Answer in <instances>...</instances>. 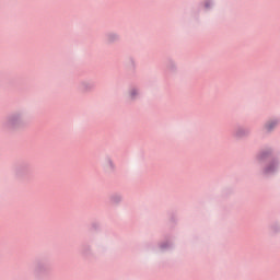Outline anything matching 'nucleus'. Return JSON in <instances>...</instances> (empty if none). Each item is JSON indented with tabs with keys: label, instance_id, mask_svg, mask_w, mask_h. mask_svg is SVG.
<instances>
[{
	"label": "nucleus",
	"instance_id": "obj_1",
	"mask_svg": "<svg viewBox=\"0 0 280 280\" xmlns=\"http://www.w3.org/2000/svg\"><path fill=\"white\" fill-rule=\"evenodd\" d=\"M267 129H268V130H271V129H272V127H271L270 125H268V126H267Z\"/></svg>",
	"mask_w": 280,
	"mask_h": 280
}]
</instances>
